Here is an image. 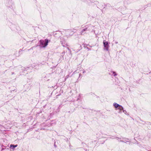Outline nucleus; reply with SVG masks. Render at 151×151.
Segmentation results:
<instances>
[{
	"mask_svg": "<svg viewBox=\"0 0 151 151\" xmlns=\"http://www.w3.org/2000/svg\"><path fill=\"white\" fill-rule=\"evenodd\" d=\"M40 45L42 47H45L46 46L48 43V40L47 39H45V41L41 40L40 41Z\"/></svg>",
	"mask_w": 151,
	"mask_h": 151,
	"instance_id": "1",
	"label": "nucleus"
},
{
	"mask_svg": "<svg viewBox=\"0 0 151 151\" xmlns=\"http://www.w3.org/2000/svg\"><path fill=\"white\" fill-rule=\"evenodd\" d=\"M103 44H104V46L106 50H108L109 47V45L107 42H106L105 40L104 41Z\"/></svg>",
	"mask_w": 151,
	"mask_h": 151,
	"instance_id": "2",
	"label": "nucleus"
},
{
	"mask_svg": "<svg viewBox=\"0 0 151 151\" xmlns=\"http://www.w3.org/2000/svg\"><path fill=\"white\" fill-rule=\"evenodd\" d=\"M17 145H10V147L14 148L17 147Z\"/></svg>",
	"mask_w": 151,
	"mask_h": 151,
	"instance_id": "3",
	"label": "nucleus"
},
{
	"mask_svg": "<svg viewBox=\"0 0 151 151\" xmlns=\"http://www.w3.org/2000/svg\"><path fill=\"white\" fill-rule=\"evenodd\" d=\"M114 106L116 108H118L119 106V104L116 103H114Z\"/></svg>",
	"mask_w": 151,
	"mask_h": 151,
	"instance_id": "4",
	"label": "nucleus"
},
{
	"mask_svg": "<svg viewBox=\"0 0 151 151\" xmlns=\"http://www.w3.org/2000/svg\"><path fill=\"white\" fill-rule=\"evenodd\" d=\"M118 109L119 110H122L123 109V107L119 105V106L118 107Z\"/></svg>",
	"mask_w": 151,
	"mask_h": 151,
	"instance_id": "5",
	"label": "nucleus"
},
{
	"mask_svg": "<svg viewBox=\"0 0 151 151\" xmlns=\"http://www.w3.org/2000/svg\"><path fill=\"white\" fill-rule=\"evenodd\" d=\"M111 73H112L114 75V76H115L116 75V74L114 72L112 71L111 72Z\"/></svg>",
	"mask_w": 151,
	"mask_h": 151,
	"instance_id": "6",
	"label": "nucleus"
},
{
	"mask_svg": "<svg viewBox=\"0 0 151 151\" xmlns=\"http://www.w3.org/2000/svg\"><path fill=\"white\" fill-rule=\"evenodd\" d=\"M87 29H83V30L81 32V34H82L83 33V32L85 31H86Z\"/></svg>",
	"mask_w": 151,
	"mask_h": 151,
	"instance_id": "7",
	"label": "nucleus"
}]
</instances>
